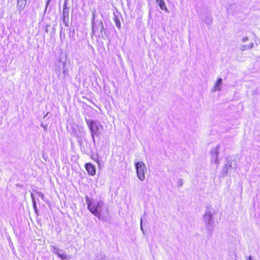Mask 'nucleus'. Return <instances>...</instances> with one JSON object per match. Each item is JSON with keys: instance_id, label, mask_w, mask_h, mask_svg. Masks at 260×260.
<instances>
[{"instance_id": "1", "label": "nucleus", "mask_w": 260, "mask_h": 260, "mask_svg": "<svg viewBox=\"0 0 260 260\" xmlns=\"http://www.w3.org/2000/svg\"><path fill=\"white\" fill-rule=\"evenodd\" d=\"M87 209L99 220L107 221V217L105 214H109V206L105 204L102 200H90L88 197L85 198Z\"/></svg>"}, {"instance_id": "2", "label": "nucleus", "mask_w": 260, "mask_h": 260, "mask_svg": "<svg viewBox=\"0 0 260 260\" xmlns=\"http://www.w3.org/2000/svg\"><path fill=\"white\" fill-rule=\"evenodd\" d=\"M85 121L90 130L93 142L95 144V136L99 137L102 134L104 131L103 126L101 122L98 120L85 118Z\"/></svg>"}, {"instance_id": "3", "label": "nucleus", "mask_w": 260, "mask_h": 260, "mask_svg": "<svg viewBox=\"0 0 260 260\" xmlns=\"http://www.w3.org/2000/svg\"><path fill=\"white\" fill-rule=\"evenodd\" d=\"M212 207L211 206H208L206 207L205 213L203 216V220L205 225L206 229L207 230V234L209 236L212 235L214 226V221L212 213Z\"/></svg>"}, {"instance_id": "4", "label": "nucleus", "mask_w": 260, "mask_h": 260, "mask_svg": "<svg viewBox=\"0 0 260 260\" xmlns=\"http://www.w3.org/2000/svg\"><path fill=\"white\" fill-rule=\"evenodd\" d=\"M224 151V146L223 144H219L215 148H213L210 151V160L211 162H214L216 165L220 164L218 159V154Z\"/></svg>"}, {"instance_id": "5", "label": "nucleus", "mask_w": 260, "mask_h": 260, "mask_svg": "<svg viewBox=\"0 0 260 260\" xmlns=\"http://www.w3.org/2000/svg\"><path fill=\"white\" fill-rule=\"evenodd\" d=\"M92 24V35H95L96 32L100 30V32L102 37L104 38V36L107 37L106 32V29L104 27L103 22L101 20H96V21H93Z\"/></svg>"}, {"instance_id": "6", "label": "nucleus", "mask_w": 260, "mask_h": 260, "mask_svg": "<svg viewBox=\"0 0 260 260\" xmlns=\"http://www.w3.org/2000/svg\"><path fill=\"white\" fill-rule=\"evenodd\" d=\"M136 169L138 178L141 180L143 181L145 178V171L146 170L145 164L143 161H138L135 164Z\"/></svg>"}, {"instance_id": "7", "label": "nucleus", "mask_w": 260, "mask_h": 260, "mask_svg": "<svg viewBox=\"0 0 260 260\" xmlns=\"http://www.w3.org/2000/svg\"><path fill=\"white\" fill-rule=\"evenodd\" d=\"M72 131L73 135L78 139V142L81 145L82 143V139L85 134L84 128L77 125H74L72 127Z\"/></svg>"}, {"instance_id": "8", "label": "nucleus", "mask_w": 260, "mask_h": 260, "mask_svg": "<svg viewBox=\"0 0 260 260\" xmlns=\"http://www.w3.org/2000/svg\"><path fill=\"white\" fill-rule=\"evenodd\" d=\"M51 251L60 257L61 259H70L71 256L64 252L62 249L56 247L55 245H50Z\"/></svg>"}, {"instance_id": "9", "label": "nucleus", "mask_w": 260, "mask_h": 260, "mask_svg": "<svg viewBox=\"0 0 260 260\" xmlns=\"http://www.w3.org/2000/svg\"><path fill=\"white\" fill-rule=\"evenodd\" d=\"M62 21L66 26H69V11H63Z\"/></svg>"}, {"instance_id": "10", "label": "nucleus", "mask_w": 260, "mask_h": 260, "mask_svg": "<svg viewBox=\"0 0 260 260\" xmlns=\"http://www.w3.org/2000/svg\"><path fill=\"white\" fill-rule=\"evenodd\" d=\"M86 170L90 175H94L95 174L96 170L95 167L90 163L86 164L85 165Z\"/></svg>"}, {"instance_id": "11", "label": "nucleus", "mask_w": 260, "mask_h": 260, "mask_svg": "<svg viewBox=\"0 0 260 260\" xmlns=\"http://www.w3.org/2000/svg\"><path fill=\"white\" fill-rule=\"evenodd\" d=\"M156 3L159 6V8L161 10H164L166 12H168L169 10L166 7L165 2L164 0H155Z\"/></svg>"}, {"instance_id": "12", "label": "nucleus", "mask_w": 260, "mask_h": 260, "mask_svg": "<svg viewBox=\"0 0 260 260\" xmlns=\"http://www.w3.org/2000/svg\"><path fill=\"white\" fill-rule=\"evenodd\" d=\"M254 48V44L253 43H251L249 44V45H241L240 46V50L241 51H244L246 50H248L251 49H252Z\"/></svg>"}, {"instance_id": "13", "label": "nucleus", "mask_w": 260, "mask_h": 260, "mask_svg": "<svg viewBox=\"0 0 260 260\" xmlns=\"http://www.w3.org/2000/svg\"><path fill=\"white\" fill-rule=\"evenodd\" d=\"M105 255L101 252H97L95 254L94 257L93 259L91 260H105Z\"/></svg>"}, {"instance_id": "14", "label": "nucleus", "mask_w": 260, "mask_h": 260, "mask_svg": "<svg viewBox=\"0 0 260 260\" xmlns=\"http://www.w3.org/2000/svg\"><path fill=\"white\" fill-rule=\"evenodd\" d=\"M212 17L210 14H207L204 19V22L207 25H211L212 23Z\"/></svg>"}, {"instance_id": "15", "label": "nucleus", "mask_w": 260, "mask_h": 260, "mask_svg": "<svg viewBox=\"0 0 260 260\" xmlns=\"http://www.w3.org/2000/svg\"><path fill=\"white\" fill-rule=\"evenodd\" d=\"M26 5V0H17V6H19V9L22 10Z\"/></svg>"}, {"instance_id": "16", "label": "nucleus", "mask_w": 260, "mask_h": 260, "mask_svg": "<svg viewBox=\"0 0 260 260\" xmlns=\"http://www.w3.org/2000/svg\"><path fill=\"white\" fill-rule=\"evenodd\" d=\"M222 83V79L221 78H218L216 81L214 86L215 90H220V85Z\"/></svg>"}, {"instance_id": "17", "label": "nucleus", "mask_w": 260, "mask_h": 260, "mask_svg": "<svg viewBox=\"0 0 260 260\" xmlns=\"http://www.w3.org/2000/svg\"><path fill=\"white\" fill-rule=\"evenodd\" d=\"M232 164L233 161L232 160H228L227 163L225 165V166L228 168L230 172H231L233 169Z\"/></svg>"}, {"instance_id": "18", "label": "nucleus", "mask_w": 260, "mask_h": 260, "mask_svg": "<svg viewBox=\"0 0 260 260\" xmlns=\"http://www.w3.org/2000/svg\"><path fill=\"white\" fill-rule=\"evenodd\" d=\"M229 173H230V172H229V170H228V168L225 166H224V167L222 169V172H221L222 176H225L227 175V174Z\"/></svg>"}, {"instance_id": "19", "label": "nucleus", "mask_w": 260, "mask_h": 260, "mask_svg": "<svg viewBox=\"0 0 260 260\" xmlns=\"http://www.w3.org/2000/svg\"><path fill=\"white\" fill-rule=\"evenodd\" d=\"M37 194H38V196L40 197L42 200H44V198H45V197H44V195L43 194V193L41 192H39V191H37Z\"/></svg>"}, {"instance_id": "20", "label": "nucleus", "mask_w": 260, "mask_h": 260, "mask_svg": "<svg viewBox=\"0 0 260 260\" xmlns=\"http://www.w3.org/2000/svg\"><path fill=\"white\" fill-rule=\"evenodd\" d=\"M115 24L117 27L120 28V22L119 20L117 18L115 19Z\"/></svg>"}, {"instance_id": "21", "label": "nucleus", "mask_w": 260, "mask_h": 260, "mask_svg": "<svg viewBox=\"0 0 260 260\" xmlns=\"http://www.w3.org/2000/svg\"><path fill=\"white\" fill-rule=\"evenodd\" d=\"M183 181L181 179H179L178 181V185L179 187H181L183 185Z\"/></svg>"}, {"instance_id": "22", "label": "nucleus", "mask_w": 260, "mask_h": 260, "mask_svg": "<svg viewBox=\"0 0 260 260\" xmlns=\"http://www.w3.org/2000/svg\"><path fill=\"white\" fill-rule=\"evenodd\" d=\"M95 12H92V19H91V23H93V21H96V20L95 19Z\"/></svg>"}, {"instance_id": "23", "label": "nucleus", "mask_w": 260, "mask_h": 260, "mask_svg": "<svg viewBox=\"0 0 260 260\" xmlns=\"http://www.w3.org/2000/svg\"><path fill=\"white\" fill-rule=\"evenodd\" d=\"M63 11H69V8L68 7L67 4H63Z\"/></svg>"}, {"instance_id": "24", "label": "nucleus", "mask_w": 260, "mask_h": 260, "mask_svg": "<svg viewBox=\"0 0 260 260\" xmlns=\"http://www.w3.org/2000/svg\"><path fill=\"white\" fill-rule=\"evenodd\" d=\"M31 200H32V204H34V203H36L35 195L32 193H31Z\"/></svg>"}, {"instance_id": "25", "label": "nucleus", "mask_w": 260, "mask_h": 260, "mask_svg": "<svg viewBox=\"0 0 260 260\" xmlns=\"http://www.w3.org/2000/svg\"><path fill=\"white\" fill-rule=\"evenodd\" d=\"M63 73L64 74V75H66L67 74V71L65 68V63H64L63 65Z\"/></svg>"}, {"instance_id": "26", "label": "nucleus", "mask_w": 260, "mask_h": 260, "mask_svg": "<svg viewBox=\"0 0 260 260\" xmlns=\"http://www.w3.org/2000/svg\"><path fill=\"white\" fill-rule=\"evenodd\" d=\"M32 206H33V207H34L35 212L37 213L38 209H37V207L36 203H34V204H32Z\"/></svg>"}, {"instance_id": "27", "label": "nucleus", "mask_w": 260, "mask_h": 260, "mask_svg": "<svg viewBox=\"0 0 260 260\" xmlns=\"http://www.w3.org/2000/svg\"><path fill=\"white\" fill-rule=\"evenodd\" d=\"M249 40V38L248 37H243L242 39V41L243 42H247V41H248Z\"/></svg>"}, {"instance_id": "28", "label": "nucleus", "mask_w": 260, "mask_h": 260, "mask_svg": "<svg viewBox=\"0 0 260 260\" xmlns=\"http://www.w3.org/2000/svg\"><path fill=\"white\" fill-rule=\"evenodd\" d=\"M51 0H48L46 2V8H45V11H46L48 7V5H49L50 4V2Z\"/></svg>"}, {"instance_id": "29", "label": "nucleus", "mask_w": 260, "mask_h": 260, "mask_svg": "<svg viewBox=\"0 0 260 260\" xmlns=\"http://www.w3.org/2000/svg\"><path fill=\"white\" fill-rule=\"evenodd\" d=\"M236 6L235 5H231L230 6L229 8H228V11L229 12L230 11V9H231L232 8H235Z\"/></svg>"}, {"instance_id": "30", "label": "nucleus", "mask_w": 260, "mask_h": 260, "mask_svg": "<svg viewBox=\"0 0 260 260\" xmlns=\"http://www.w3.org/2000/svg\"><path fill=\"white\" fill-rule=\"evenodd\" d=\"M140 227H141V230L143 232H144V230H143V225H142V218H141Z\"/></svg>"}, {"instance_id": "31", "label": "nucleus", "mask_w": 260, "mask_h": 260, "mask_svg": "<svg viewBox=\"0 0 260 260\" xmlns=\"http://www.w3.org/2000/svg\"><path fill=\"white\" fill-rule=\"evenodd\" d=\"M247 260H252V257L251 256H249L248 258H247Z\"/></svg>"}, {"instance_id": "32", "label": "nucleus", "mask_w": 260, "mask_h": 260, "mask_svg": "<svg viewBox=\"0 0 260 260\" xmlns=\"http://www.w3.org/2000/svg\"><path fill=\"white\" fill-rule=\"evenodd\" d=\"M68 3V0H65L64 2V4H67Z\"/></svg>"}, {"instance_id": "33", "label": "nucleus", "mask_w": 260, "mask_h": 260, "mask_svg": "<svg viewBox=\"0 0 260 260\" xmlns=\"http://www.w3.org/2000/svg\"><path fill=\"white\" fill-rule=\"evenodd\" d=\"M41 126H43L44 128H45V126L43 125V124H41Z\"/></svg>"}, {"instance_id": "34", "label": "nucleus", "mask_w": 260, "mask_h": 260, "mask_svg": "<svg viewBox=\"0 0 260 260\" xmlns=\"http://www.w3.org/2000/svg\"><path fill=\"white\" fill-rule=\"evenodd\" d=\"M41 126H43L44 128H45V126L43 125V124H41Z\"/></svg>"}]
</instances>
